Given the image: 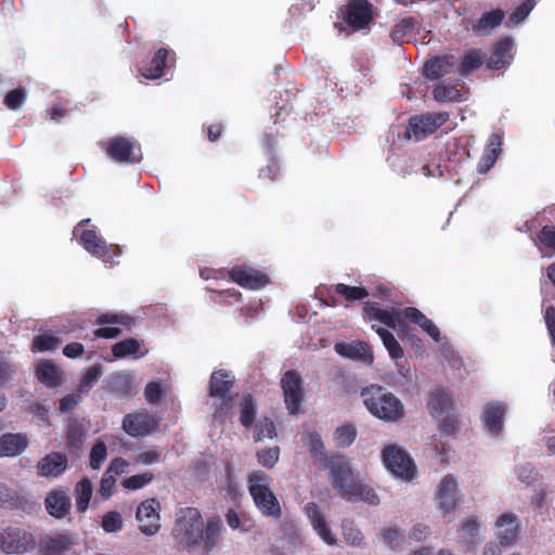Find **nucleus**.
<instances>
[{
  "label": "nucleus",
  "mask_w": 555,
  "mask_h": 555,
  "mask_svg": "<svg viewBox=\"0 0 555 555\" xmlns=\"http://www.w3.org/2000/svg\"><path fill=\"white\" fill-rule=\"evenodd\" d=\"M343 537L347 544L361 546L364 544V535L353 520L344 519L341 522Z\"/></svg>",
  "instance_id": "obj_43"
},
{
  "label": "nucleus",
  "mask_w": 555,
  "mask_h": 555,
  "mask_svg": "<svg viewBox=\"0 0 555 555\" xmlns=\"http://www.w3.org/2000/svg\"><path fill=\"white\" fill-rule=\"evenodd\" d=\"M341 17L354 30L363 29L374 20L373 4L367 0H349Z\"/></svg>",
  "instance_id": "obj_11"
},
{
  "label": "nucleus",
  "mask_w": 555,
  "mask_h": 555,
  "mask_svg": "<svg viewBox=\"0 0 555 555\" xmlns=\"http://www.w3.org/2000/svg\"><path fill=\"white\" fill-rule=\"evenodd\" d=\"M87 436V429L83 424L75 417H69L65 430L66 447L69 451L81 449Z\"/></svg>",
  "instance_id": "obj_32"
},
{
  "label": "nucleus",
  "mask_w": 555,
  "mask_h": 555,
  "mask_svg": "<svg viewBox=\"0 0 555 555\" xmlns=\"http://www.w3.org/2000/svg\"><path fill=\"white\" fill-rule=\"evenodd\" d=\"M36 547V539L25 529L8 527L0 531V550L5 554H25Z\"/></svg>",
  "instance_id": "obj_7"
},
{
  "label": "nucleus",
  "mask_w": 555,
  "mask_h": 555,
  "mask_svg": "<svg viewBox=\"0 0 555 555\" xmlns=\"http://www.w3.org/2000/svg\"><path fill=\"white\" fill-rule=\"evenodd\" d=\"M540 243L548 249H555V227L544 225L538 233Z\"/></svg>",
  "instance_id": "obj_62"
},
{
  "label": "nucleus",
  "mask_w": 555,
  "mask_h": 555,
  "mask_svg": "<svg viewBox=\"0 0 555 555\" xmlns=\"http://www.w3.org/2000/svg\"><path fill=\"white\" fill-rule=\"evenodd\" d=\"M505 12L502 9H494L485 12L478 20L472 23V31L477 36H489L502 24Z\"/></svg>",
  "instance_id": "obj_24"
},
{
  "label": "nucleus",
  "mask_w": 555,
  "mask_h": 555,
  "mask_svg": "<svg viewBox=\"0 0 555 555\" xmlns=\"http://www.w3.org/2000/svg\"><path fill=\"white\" fill-rule=\"evenodd\" d=\"M75 545L72 533L60 532L41 540V550L48 555H63Z\"/></svg>",
  "instance_id": "obj_23"
},
{
  "label": "nucleus",
  "mask_w": 555,
  "mask_h": 555,
  "mask_svg": "<svg viewBox=\"0 0 555 555\" xmlns=\"http://www.w3.org/2000/svg\"><path fill=\"white\" fill-rule=\"evenodd\" d=\"M421 26V21L416 16H405L396 23L390 31V38L396 43H401L414 35Z\"/></svg>",
  "instance_id": "obj_35"
},
{
  "label": "nucleus",
  "mask_w": 555,
  "mask_h": 555,
  "mask_svg": "<svg viewBox=\"0 0 555 555\" xmlns=\"http://www.w3.org/2000/svg\"><path fill=\"white\" fill-rule=\"evenodd\" d=\"M279 130L275 127L270 128L263 133L262 147L267 150L270 156H274L275 149L278 145Z\"/></svg>",
  "instance_id": "obj_60"
},
{
  "label": "nucleus",
  "mask_w": 555,
  "mask_h": 555,
  "mask_svg": "<svg viewBox=\"0 0 555 555\" xmlns=\"http://www.w3.org/2000/svg\"><path fill=\"white\" fill-rule=\"evenodd\" d=\"M44 506L50 516L62 519L69 514L72 501L66 491L52 490L46 496Z\"/></svg>",
  "instance_id": "obj_19"
},
{
  "label": "nucleus",
  "mask_w": 555,
  "mask_h": 555,
  "mask_svg": "<svg viewBox=\"0 0 555 555\" xmlns=\"http://www.w3.org/2000/svg\"><path fill=\"white\" fill-rule=\"evenodd\" d=\"M334 292L343 296L347 301L362 300L370 295L363 286H350L344 283L334 285Z\"/></svg>",
  "instance_id": "obj_45"
},
{
  "label": "nucleus",
  "mask_w": 555,
  "mask_h": 555,
  "mask_svg": "<svg viewBox=\"0 0 555 555\" xmlns=\"http://www.w3.org/2000/svg\"><path fill=\"white\" fill-rule=\"evenodd\" d=\"M80 243L87 251L111 264H116V258L121 254L119 246L107 245L93 229H85L81 231Z\"/></svg>",
  "instance_id": "obj_10"
},
{
  "label": "nucleus",
  "mask_w": 555,
  "mask_h": 555,
  "mask_svg": "<svg viewBox=\"0 0 555 555\" xmlns=\"http://www.w3.org/2000/svg\"><path fill=\"white\" fill-rule=\"evenodd\" d=\"M257 414V404L250 393H244L240 404V423L245 428H250Z\"/></svg>",
  "instance_id": "obj_40"
},
{
  "label": "nucleus",
  "mask_w": 555,
  "mask_h": 555,
  "mask_svg": "<svg viewBox=\"0 0 555 555\" xmlns=\"http://www.w3.org/2000/svg\"><path fill=\"white\" fill-rule=\"evenodd\" d=\"M103 369L101 364H94L87 369L85 374L82 375L79 384V392H82L85 389L91 388L102 376Z\"/></svg>",
  "instance_id": "obj_51"
},
{
  "label": "nucleus",
  "mask_w": 555,
  "mask_h": 555,
  "mask_svg": "<svg viewBox=\"0 0 555 555\" xmlns=\"http://www.w3.org/2000/svg\"><path fill=\"white\" fill-rule=\"evenodd\" d=\"M506 412V404L490 402L487 404L482 421L485 427L493 435H499L503 429V418Z\"/></svg>",
  "instance_id": "obj_26"
},
{
  "label": "nucleus",
  "mask_w": 555,
  "mask_h": 555,
  "mask_svg": "<svg viewBox=\"0 0 555 555\" xmlns=\"http://www.w3.org/2000/svg\"><path fill=\"white\" fill-rule=\"evenodd\" d=\"M106 155L120 164H134L141 160V155L134 152V144L125 137L116 135L106 142Z\"/></svg>",
  "instance_id": "obj_15"
},
{
  "label": "nucleus",
  "mask_w": 555,
  "mask_h": 555,
  "mask_svg": "<svg viewBox=\"0 0 555 555\" xmlns=\"http://www.w3.org/2000/svg\"><path fill=\"white\" fill-rule=\"evenodd\" d=\"M376 320L393 330L404 331L408 327V324L403 318V311L398 309H380Z\"/></svg>",
  "instance_id": "obj_42"
},
{
  "label": "nucleus",
  "mask_w": 555,
  "mask_h": 555,
  "mask_svg": "<svg viewBox=\"0 0 555 555\" xmlns=\"http://www.w3.org/2000/svg\"><path fill=\"white\" fill-rule=\"evenodd\" d=\"M68 466L67 456L62 452H51L42 457L38 464V475L42 477H59Z\"/></svg>",
  "instance_id": "obj_17"
},
{
  "label": "nucleus",
  "mask_w": 555,
  "mask_h": 555,
  "mask_svg": "<svg viewBox=\"0 0 555 555\" xmlns=\"http://www.w3.org/2000/svg\"><path fill=\"white\" fill-rule=\"evenodd\" d=\"M383 542L391 550H399L403 543L404 534L399 529L389 528L380 532Z\"/></svg>",
  "instance_id": "obj_53"
},
{
  "label": "nucleus",
  "mask_w": 555,
  "mask_h": 555,
  "mask_svg": "<svg viewBox=\"0 0 555 555\" xmlns=\"http://www.w3.org/2000/svg\"><path fill=\"white\" fill-rule=\"evenodd\" d=\"M36 377L49 388L59 387L63 382L62 372L51 360L42 361L36 366Z\"/></svg>",
  "instance_id": "obj_31"
},
{
  "label": "nucleus",
  "mask_w": 555,
  "mask_h": 555,
  "mask_svg": "<svg viewBox=\"0 0 555 555\" xmlns=\"http://www.w3.org/2000/svg\"><path fill=\"white\" fill-rule=\"evenodd\" d=\"M357 429L351 424H345L336 428L334 433V439L339 448H347L357 438Z\"/></svg>",
  "instance_id": "obj_46"
},
{
  "label": "nucleus",
  "mask_w": 555,
  "mask_h": 555,
  "mask_svg": "<svg viewBox=\"0 0 555 555\" xmlns=\"http://www.w3.org/2000/svg\"><path fill=\"white\" fill-rule=\"evenodd\" d=\"M102 528L106 532H116L122 528V517L120 513L112 511L107 512L102 517Z\"/></svg>",
  "instance_id": "obj_56"
},
{
  "label": "nucleus",
  "mask_w": 555,
  "mask_h": 555,
  "mask_svg": "<svg viewBox=\"0 0 555 555\" xmlns=\"http://www.w3.org/2000/svg\"><path fill=\"white\" fill-rule=\"evenodd\" d=\"M280 172V165L275 156H270L266 167L259 170L258 177L260 179H269L274 181Z\"/></svg>",
  "instance_id": "obj_61"
},
{
  "label": "nucleus",
  "mask_w": 555,
  "mask_h": 555,
  "mask_svg": "<svg viewBox=\"0 0 555 555\" xmlns=\"http://www.w3.org/2000/svg\"><path fill=\"white\" fill-rule=\"evenodd\" d=\"M450 118L448 112H430L421 115H414L409 118L404 130V138L415 141H422L436 132Z\"/></svg>",
  "instance_id": "obj_5"
},
{
  "label": "nucleus",
  "mask_w": 555,
  "mask_h": 555,
  "mask_svg": "<svg viewBox=\"0 0 555 555\" xmlns=\"http://www.w3.org/2000/svg\"><path fill=\"white\" fill-rule=\"evenodd\" d=\"M496 538L501 545H511L519 533L517 516L512 513L502 514L496 520Z\"/></svg>",
  "instance_id": "obj_20"
},
{
  "label": "nucleus",
  "mask_w": 555,
  "mask_h": 555,
  "mask_svg": "<svg viewBox=\"0 0 555 555\" xmlns=\"http://www.w3.org/2000/svg\"><path fill=\"white\" fill-rule=\"evenodd\" d=\"M104 389L118 398L131 396L133 391V378L130 374L127 373H113L106 379Z\"/></svg>",
  "instance_id": "obj_27"
},
{
  "label": "nucleus",
  "mask_w": 555,
  "mask_h": 555,
  "mask_svg": "<svg viewBox=\"0 0 555 555\" xmlns=\"http://www.w3.org/2000/svg\"><path fill=\"white\" fill-rule=\"evenodd\" d=\"M457 485L451 475L442 478L436 490V498L439 501V506L444 513H450L454 509L456 499Z\"/></svg>",
  "instance_id": "obj_21"
},
{
  "label": "nucleus",
  "mask_w": 555,
  "mask_h": 555,
  "mask_svg": "<svg viewBox=\"0 0 555 555\" xmlns=\"http://www.w3.org/2000/svg\"><path fill=\"white\" fill-rule=\"evenodd\" d=\"M28 447V438L25 434H3L0 437V457H13Z\"/></svg>",
  "instance_id": "obj_25"
},
{
  "label": "nucleus",
  "mask_w": 555,
  "mask_h": 555,
  "mask_svg": "<svg viewBox=\"0 0 555 555\" xmlns=\"http://www.w3.org/2000/svg\"><path fill=\"white\" fill-rule=\"evenodd\" d=\"M305 513L308 516L313 529L320 538L328 545H335L337 540L327 526L324 515L314 502H310L305 506Z\"/></svg>",
  "instance_id": "obj_18"
},
{
  "label": "nucleus",
  "mask_w": 555,
  "mask_h": 555,
  "mask_svg": "<svg viewBox=\"0 0 555 555\" xmlns=\"http://www.w3.org/2000/svg\"><path fill=\"white\" fill-rule=\"evenodd\" d=\"M230 279L244 288L259 289L270 283L263 272L248 266H234L228 272Z\"/></svg>",
  "instance_id": "obj_14"
},
{
  "label": "nucleus",
  "mask_w": 555,
  "mask_h": 555,
  "mask_svg": "<svg viewBox=\"0 0 555 555\" xmlns=\"http://www.w3.org/2000/svg\"><path fill=\"white\" fill-rule=\"evenodd\" d=\"M140 349L141 341L131 337L113 345L112 353L115 358L121 359L138 353Z\"/></svg>",
  "instance_id": "obj_44"
},
{
  "label": "nucleus",
  "mask_w": 555,
  "mask_h": 555,
  "mask_svg": "<svg viewBox=\"0 0 555 555\" xmlns=\"http://www.w3.org/2000/svg\"><path fill=\"white\" fill-rule=\"evenodd\" d=\"M280 448L278 446L259 450L256 453L258 463L264 468L271 469L275 466L280 459Z\"/></svg>",
  "instance_id": "obj_49"
},
{
  "label": "nucleus",
  "mask_w": 555,
  "mask_h": 555,
  "mask_svg": "<svg viewBox=\"0 0 555 555\" xmlns=\"http://www.w3.org/2000/svg\"><path fill=\"white\" fill-rule=\"evenodd\" d=\"M513 47V40L509 37H505L501 40H499L495 46L494 50L491 53L488 62L487 67L489 69H501L509 65L512 55L511 50Z\"/></svg>",
  "instance_id": "obj_28"
},
{
  "label": "nucleus",
  "mask_w": 555,
  "mask_h": 555,
  "mask_svg": "<svg viewBox=\"0 0 555 555\" xmlns=\"http://www.w3.org/2000/svg\"><path fill=\"white\" fill-rule=\"evenodd\" d=\"M375 332L380 337L391 359L399 360L403 358V349L391 332L384 327H376Z\"/></svg>",
  "instance_id": "obj_41"
},
{
  "label": "nucleus",
  "mask_w": 555,
  "mask_h": 555,
  "mask_svg": "<svg viewBox=\"0 0 555 555\" xmlns=\"http://www.w3.org/2000/svg\"><path fill=\"white\" fill-rule=\"evenodd\" d=\"M427 405L431 415H441L452 408L453 401L447 389L437 388L430 392Z\"/></svg>",
  "instance_id": "obj_37"
},
{
  "label": "nucleus",
  "mask_w": 555,
  "mask_h": 555,
  "mask_svg": "<svg viewBox=\"0 0 555 555\" xmlns=\"http://www.w3.org/2000/svg\"><path fill=\"white\" fill-rule=\"evenodd\" d=\"M434 99L438 102L454 101L459 98V90L454 86L439 85L434 89Z\"/></svg>",
  "instance_id": "obj_58"
},
{
  "label": "nucleus",
  "mask_w": 555,
  "mask_h": 555,
  "mask_svg": "<svg viewBox=\"0 0 555 555\" xmlns=\"http://www.w3.org/2000/svg\"><path fill=\"white\" fill-rule=\"evenodd\" d=\"M221 529L220 517H209L205 524L197 508L183 507L176 513L170 534L178 551L192 552L203 543L209 553L218 544Z\"/></svg>",
  "instance_id": "obj_1"
},
{
  "label": "nucleus",
  "mask_w": 555,
  "mask_h": 555,
  "mask_svg": "<svg viewBox=\"0 0 555 555\" xmlns=\"http://www.w3.org/2000/svg\"><path fill=\"white\" fill-rule=\"evenodd\" d=\"M382 459L387 469L403 480H411L416 474V466L412 457L397 444L384 448Z\"/></svg>",
  "instance_id": "obj_6"
},
{
  "label": "nucleus",
  "mask_w": 555,
  "mask_h": 555,
  "mask_svg": "<svg viewBox=\"0 0 555 555\" xmlns=\"http://www.w3.org/2000/svg\"><path fill=\"white\" fill-rule=\"evenodd\" d=\"M234 386V378L225 370L215 371L209 380V396L223 398Z\"/></svg>",
  "instance_id": "obj_29"
},
{
  "label": "nucleus",
  "mask_w": 555,
  "mask_h": 555,
  "mask_svg": "<svg viewBox=\"0 0 555 555\" xmlns=\"http://www.w3.org/2000/svg\"><path fill=\"white\" fill-rule=\"evenodd\" d=\"M479 526L480 524L476 516H470L463 521L461 526V532L463 533V537L466 539V543H473L474 538L478 532Z\"/></svg>",
  "instance_id": "obj_59"
},
{
  "label": "nucleus",
  "mask_w": 555,
  "mask_h": 555,
  "mask_svg": "<svg viewBox=\"0 0 555 555\" xmlns=\"http://www.w3.org/2000/svg\"><path fill=\"white\" fill-rule=\"evenodd\" d=\"M502 139L498 133H492L489 138L488 145L478 163V171L480 173H486L490 170L501 152Z\"/></svg>",
  "instance_id": "obj_34"
},
{
  "label": "nucleus",
  "mask_w": 555,
  "mask_h": 555,
  "mask_svg": "<svg viewBox=\"0 0 555 555\" xmlns=\"http://www.w3.org/2000/svg\"><path fill=\"white\" fill-rule=\"evenodd\" d=\"M92 494L93 486L89 478L83 477L75 485V504L79 514H85L88 511Z\"/></svg>",
  "instance_id": "obj_36"
},
{
  "label": "nucleus",
  "mask_w": 555,
  "mask_h": 555,
  "mask_svg": "<svg viewBox=\"0 0 555 555\" xmlns=\"http://www.w3.org/2000/svg\"><path fill=\"white\" fill-rule=\"evenodd\" d=\"M323 468L328 470V481L343 499L348 500L356 494L360 480L345 456L332 455Z\"/></svg>",
  "instance_id": "obj_4"
},
{
  "label": "nucleus",
  "mask_w": 555,
  "mask_h": 555,
  "mask_svg": "<svg viewBox=\"0 0 555 555\" xmlns=\"http://www.w3.org/2000/svg\"><path fill=\"white\" fill-rule=\"evenodd\" d=\"M169 51L165 48H159L149 64L140 68L141 75L146 79H158L164 75V69L167 65Z\"/></svg>",
  "instance_id": "obj_33"
},
{
  "label": "nucleus",
  "mask_w": 555,
  "mask_h": 555,
  "mask_svg": "<svg viewBox=\"0 0 555 555\" xmlns=\"http://www.w3.org/2000/svg\"><path fill=\"white\" fill-rule=\"evenodd\" d=\"M485 57H486L485 53L479 49L468 50L464 54V56L459 65L460 75L468 76L473 72L480 68L481 65L483 64Z\"/></svg>",
  "instance_id": "obj_39"
},
{
  "label": "nucleus",
  "mask_w": 555,
  "mask_h": 555,
  "mask_svg": "<svg viewBox=\"0 0 555 555\" xmlns=\"http://www.w3.org/2000/svg\"><path fill=\"white\" fill-rule=\"evenodd\" d=\"M157 427V420L145 411L129 413L122 420V429L131 437L147 436Z\"/></svg>",
  "instance_id": "obj_13"
},
{
  "label": "nucleus",
  "mask_w": 555,
  "mask_h": 555,
  "mask_svg": "<svg viewBox=\"0 0 555 555\" xmlns=\"http://www.w3.org/2000/svg\"><path fill=\"white\" fill-rule=\"evenodd\" d=\"M335 351L341 357L361 361L367 365H371L374 362V356L371 347L365 341L357 340L352 343H338L335 345Z\"/></svg>",
  "instance_id": "obj_16"
},
{
  "label": "nucleus",
  "mask_w": 555,
  "mask_h": 555,
  "mask_svg": "<svg viewBox=\"0 0 555 555\" xmlns=\"http://www.w3.org/2000/svg\"><path fill=\"white\" fill-rule=\"evenodd\" d=\"M115 476L113 474L105 473L100 481L99 493L104 500H108L113 495L115 487Z\"/></svg>",
  "instance_id": "obj_63"
},
{
  "label": "nucleus",
  "mask_w": 555,
  "mask_h": 555,
  "mask_svg": "<svg viewBox=\"0 0 555 555\" xmlns=\"http://www.w3.org/2000/svg\"><path fill=\"white\" fill-rule=\"evenodd\" d=\"M534 5H535L534 0H525L509 15L508 22L514 25L522 22L529 15V13L533 10Z\"/></svg>",
  "instance_id": "obj_57"
},
{
  "label": "nucleus",
  "mask_w": 555,
  "mask_h": 555,
  "mask_svg": "<svg viewBox=\"0 0 555 555\" xmlns=\"http://www.w3.org/2000/svg\"><path fill=\"white\" fill-rule=\"evenodd\" d=\"M307 447L311 457L318 461L322 467L326 466L330 460H332V455L328 456L326 454L324 443L319 433L312 431L308 434Z\"/></svg>",
  "instance_id": "obj_38"
},
{
  "label": "nucleus",
  "mask_w": 555,
  "mask_h": 555,
  "mask_svg": "<svg viewBox=\"0 0 555 555\" xmlns=\"http://www.w3.org/2000/svg\"><path fill=\"white\" fill-rule=\"evenodd\" d=\"M284 402L291 415L299 413L304 397V379L296 370L286 371L281 378Z\"/></svg>",
  "instance_id": "obj_8"
},
{
  "label": "nucleus",
  "mask_w": 555,
  "mask_h": 555,
  "mask_svg": "<svg viewBox=\"0 0 555 555\" xmlns=\"http://www.w3.org/2000/svg\"><path fill=\"white\" fill-rule=\"evenodd\" d=\"M61 344L59 337L52 334H41L33 339V351L44 352L55 350Z\"/></svg>",
  "instance_id": "obj_47"
},
{
  "label": "nucleus",
  "mask_w": 555,
  "mask_h": 555,
  "mask_svg": "<svg viewBox=\"0 0 555 555\" xmlns=\"http://www.w3.org/2000/svg\"><path fill=\"white\" fill-rule=\"evenodd\" d=\"M361 397L366 409L380 420L397 422L404 416L401 401L382 386L371 385L364 388Z\"/></svg>",
  "instance_id": "obj_2"
},
{
  "label": "nucleus",
  "mask_w": 555,
  "mask_h": 555,
  "mask_svg": "<svg viewBox=\"0 0 555 555\" xmlns=\"http://www.w3.org/2000/svg\"><path fill=\"white\" fill-rule=\"evenodd\" d=\"M107 456L106 444L98 440L91 448L90 451V467L92 469H99Z\"/></svg>",
  "instance_id": "obj_54"
},
{
  "label": "nucleus",
  "mask_w": 555,
  "mask_h": 555,
  "mask_svg": "<svg viewBox=\"0 0 555 555\" xmlns=\"http://www.w3.org/2000/svg\"><path fill=\"white\" fill-rule=\"evenodd\" d=\"M456 65V57L452 54L435 56L426 61L424 65V75L429 79H439L452 73Z\"/></svg>",
  "instance_id": "obj_22"
},
{
  "label": "nucleus",
  "mask_w": 555,
  "mask_h": 555,
  "mask_svg": "<svg viewBox=\"0 0 555 555\" xmlns=\"http://www.w3.org/2000/svg\"><path fill=\"white\" fill-rule=\"evenodd\" d=\"M154 479V474L145 472L130 476L122 480V487L128 490H138L150 483Z\"/></svg>",
  "instance_id": "obj_52"
},
{
  "label": "nucleus",
  "mask_w": 555,
  "mask_h": 555,
  "mask_svg": "<svg viewBox=\"0 0 555 555\" xmlns=\"http://www.w3.org/2000/svg\"><path fill=\"white\" fill-rule=\"evenodd\" d=\"M95 323L100 325L94 331V336L98 338H116L121 334L119 325L130 327L134 320L121 313H102L95 319Z\"/></svg>",
  "instance_id": "obj_12"
},
{
  "label": "nucleus",
  "mask_w": 555,
  "mask_h": 555,
  "mask_svg": "<svg viewBox=\"0 0 555 555\" xmlns=\"http://www.w3.org/2000/svg\"><path fill=\"white\" fill-rule=\"evenodd\" d=\"M144 396L149 403H158L163 396L160 384L157 382H150L144 388Z\"/></svg>",
  "instance_id": "obj_64"
},
{
  "label": "nucleus",
  "mask_w": 555,
  "mask_h": 555,
  "mask_svg": "<svg viewBox=\"0 0 555 555\" xmlns=\"http://www.w3.org/2000/svg\"><path fill=\"white\" fill-rule=\"evenodd\" d=\"M271 482L272 478L263 470H253L247 476V488L256 507L266 517L280 518L282 509Z\"/></svg>",
  "instance_id": "obj_3"
},
{
  "label": "nucleus",
  "mask_w": 555,
  "mask_h": 555,
  "mask_svg": "<svg viewBox=\"0 0 555 555\" xmlns=\"http://www.w3.org/2000/svg\"><path fill=\"white\" fill-rule=\"evenodd\" d=\"M347 501H364L370 505H377L379 502L375 491L371 487L363 485L361 481L359 482V489L356 491V494Z\"/></svg>",
  "instance_id": "obj_55"
},
{
  "label": "nucleus",
  "mask_w": 555,
  "mask_h": 555,
  "mask_svg": "<svg viewBox=\"0 0 555 555\" xmlns=\"http://www.w3.org/2000/svg\"><path fill=\"white\" fill-rule=\"evenodd\" d=\"M276 436V429L274 422L269 417H263L255 425L254 439L255 441H261L264 438H274Z\"/></svg>",
  "instance_id": "obj_48"
},
{
  "label": "nucleus",
  "mask_w": 555,
  "mask_h": 555,
  "mask_svg": "<svg viewBox=\"0 0 555 555\" xmlns=\"http://www.w3.org/2000/svg\"><path fill=\"white\" fill-rule=\"evenodd\" d=\"M27 92L25 88L18 87L14 90L9 91L4 99L3 104L11 111H16L22 107L26 101Z\"/></svg>",
  "instance_id": "obj_50"
},
{
  "label": "nucleus",
  "mask_w": 555,
  "mask_h": 555,
  "mask_svg": "<svg viewBox=\"0 0 555 555\" xmlns=\"http://www.w3.org/2000/svg\"><path fill=\"white\" fill-rule=\"evenodd\" d=\"M404 320L418 325L425 333H427L435 341L440 339V331L422 311L414 307H408L403 310Z\"/></svg>",
  "instance_id": "obj_30"
},
{
  "label": "nucleus",
  "mask_w": 555,
  "mask_h": 555,
  "mask_svg": "<svg viewBox=\"0 0 555 555\" xmlns=\"http://www.w3.org/2000/svg\"><path fill=\"white\" fill-rule=\"evenodd\" d=\"M160 502L155 498L142 501L135 511V519L139 522V530L147 537L155 535L160 530Z\"/></svg>",
  "instance_id": "obj_9"
}]
</instances>
